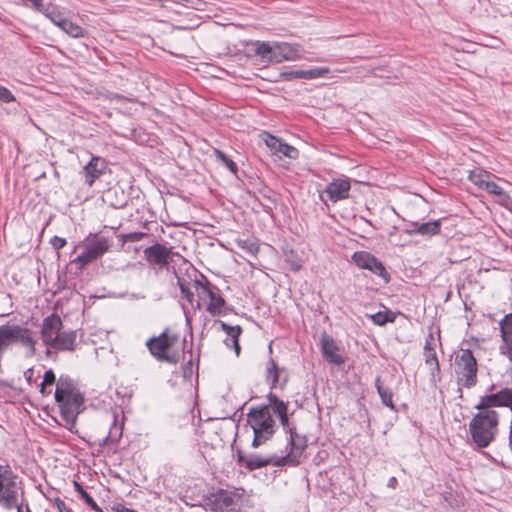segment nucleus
Returning a JSON list of instances; mask_svg holds the SVG:
<instances>
[{
    "mask_svg": "<svg viewBox=\"0 0 512 512\" xmlns=\"http://www.w3.org/2000/svg\"><path fill=\"white\" fill-rule=\"evenodd\" d=\"M494 385L489 388L491 393L481 396L475 408L478 412L469 423V432L473 442L479 448H486L498 434L501 410L512 406V389L503 388L492 392Z\"/></svg>",
    "mask_w": 512,
    "mask_h": 512,
    "instance_id": "obj_1",
    "label": "nucleus"
},
{
    "mask_svg": "<svg viewBox=\"0 0 512 512\" xmlns=\"http://www.w3.org/2000/svg\"><path fill=\"white\" fill-rule=\"evenodd\" d=\"M270 401L272 406L253 408L247 414V422L254 433L252 446L255 448L264 444L273 436L276 427L273 413L279 417L282 425L285 426L288 423L286 404L276 399V397H271Z\"/></svg>",
    "mask_w": 512,
    "mask_h": 512,
    "instance_id": "obj_2",
    "label": "nucleus"
},
{
    "mask_svg": "<svg viewBox=\"0 0 512 512\" xmlns=\"http://www.w3.org/2000/svg\"><path fill=\"white\" fill-rule=\"evenodd\" d=\"M55 400L65 426L71 430L76 423L77 416L84 409L83 394L70 377L60 376L56 385Z\"/></svg>",
    "mask_w": 512,
    "mask_h": 512,
    "instance_id": "obj_3",
    "label": "nucleus"
},
{
    "mask_svg": "<svg viewBox=\"0 0 512 512\" xmlns=\"http://www.w3.org/2000/svg\"><path fill=\"white\" fill-rule=\"evenodd\" d=\"M41 340L47 347L46 355L54 351H74L77 333L74 330H63V323L57 314L46 317L41 325Z\"/></svg>",
    "mask_w": 512,
    "mask_h": 512,
    "instance_id": "obj_4",
    "label": "nucleus"
},
{
    "mask_svg": "<svg viewBox=\"0 0 512 512\" xmlns=\"http://www.w3.org/2000/svg\"><path fill=\"white\" fill-rule=\"evenodd\" d=\"M150 353L161 362L176 364L180 358L179 337L169 329L146 342Z\"/></svg>",
    "mask_w": 512,
    "mask_h": 512,
    "instance_id": "obj_5",
    "label": "nucleus"
},
{
    "mask_svg": "<svg viewBox=\"0 0 512 512\" xmlns=\"http://www.w3.org/2000/svg\"><path fill=\"white\" fill-rule=\"evenodd\" d=\"M256 54L266 62L281 63L295 61L301 57L300 45L285 42H262L257 44Z\"/></svg>",
    "mask_w": 512,
    "mask_h": 512,
    "instance_id": "obj_6",
    "label": "nucleus"
},
{
    "mask_svg": "<svg viewBox=\"0 0 512 512\" xmlns=\"http://www.w3.org/2000/svg\"><path fill=\"white\" fill-rule=\"evenodd\" d=\"M109 247L110 242L106 237L90 233L77 245L76 249H81L82 252L73 260V263L83 268L102 257Z\"/></svg>",
    "mask_w": 512,
    "mask_h": 512,
    "instance_id": "obj_7",
    "label": "nucleus"
},
{
    "mask_svg": "<svg viewBox=\"0 0 512 512\" xmlns=\"http://www.w3.org/2000/svg\"><path fill=\"white\" fill-rule=\"evenodd\" d=\"M20 485L8 466L0 465V506L20 512Z\"/></svg>",
    "mask_w": 512,
    "mask_h": 512,
    "instance_id": "obj_8",
    "label": "nucleus"
},
{
    "mask_svg": "<svg viewBox=\"0 0 512 512\" xmlns=\"http://www.w3.org/2000/svg\"><path fill=\"white\" fill-rule=\"evenodd\" d=\"M478 365L470 349L462 350L455 358V374L457 383L465 388H472L477 384Z\"/></svg>",
    "mask_w": 512,
    "mask_h": 512,
    "instance_id": "obj_9",
    "label": "nucleus"
},
{
    "mask_svg": "<svg viewBox=\"0 0 512 512\" xmlns=\"http://www.w3.org/2000/svg\"><path fill=\"white\" fill-rule=\"evenodd\" d=\"M354 263L361 269H366L381 277L385 283L390 280L383 263L369 252H354Z\"/></svg>",
    "mask_w": 512,
    "mask_h": 512,
    "instance_id": "obj_10",
    "label": "nucleus"
},
{
    "mask_svg": "<svg viewBox=\"0 0 512 512\" xmlns=\"http://www.w3.org/2000/svg\"><path fill=\"white\" fill-rule=\"evenodd\" d=\"M241 502V496L229 490H220L212 495L211 509L214 512H233Z\"/></svg>",
    "mask_w": 512,
    "mask_h": 512,
    "instance_id": "obj_11",
    "label": "nucleus"
},
{
    "mask_svg": "<svg viewBox=\"0 0 512 512\" xmlns=\"http://www.w3.org/2000/svg\"><path fill=\"white\" fill-rule=\"evenodd\" d=\"M197 294L199 299L206 304V309L212 315H222L225 308V300L208 286L197 283Z\"/></svg>",
    "mask_w": 512,
    "mask_h": 512,
    "instance_id": "obj_12",
    "label": "nucleus"
},
{
    "mask_svg": "<svg viewBox=\"0 0 512 512\" xmlns=\"http://www.w3.org/2000/svg\"><path fill=\"white\" fill-rule=\"evenodd\" d=\"M241 462L250 470L259 469L265 467L271 463L280 466L284 465L288 462L295 463L294 460L291 459L290 455L285 457H276V456H261L258 454H250L248 456H241Z\"/></svg>",
    "mask_w": 512,
    "mask_h": 512,
    "instance_id": "obj_13",
    "label": "nucleus"
},
{
    "mask_svg": "<svg viewBox=\"0 0 512 512\" xmlns=\"http://www.w3.org/2000/svg\"><path fill=\"white\" fill-rule=\"evenodd\" d=\"M146 260L153 265L165 266L169 263L173 252L171 248H167L161 244H155L144 250Z\"/></svg>",
    "mask_w": 512,
    "mask_h": 512,
    "instance_id": "obj_14",
    "label": "nucleus"
},
{
    "mask_svg": "<svg viewBox=\"0 0 512 512\" xmlns=\"http://www.w3.org/2000/svg\"><path fill=\"white\" fill-rule=\"evenodd\" d=\"M500 332L502 338V344L499 347L500 353L512 362V313L501 320Z\"/></svg>",
    "mask_w": 512,
    "mask_h": 512,
    "instance_id": "obj_15",
    "label": "nucleus"
},
{
    "mask_svg": "<svg viewBox=\"0 0 512 512\" xmlns=\"http://www.w3.org/2000/svg\"><path fill=\"white\" fill-rule=\"evenodd\" d=\"M105 169V161L98 156H93L89 163L84 167L85 182L89 186H92L95 180L104 173Z\"/></svg>",
    "mask_w": 512,
    "mask_h": 512,
    "instance_id": "obj_16",
    "label": "nucleus"
},
{
    "mask_svg": "<svg viewBox=\"0 0 512 512\" xmlns=\"http://www.w3.org/2000/svg\"><path fill=\"white\" fill-rule=\"evenodd\" d=\"M350 182L348 180H334L326 187V193L329 199L336 202L347 198L350 191Z\"/></svg>",
    "mask_w": 512,
    "mask_h": 512,
    "instance_id": "obj_17",
    "label": "nucleus"
},
{
    "mask_svg": "<svg viewBox=\"0 0 512 512\" xmlns=\"http://www.w3.org/2000/svg\"><path fill=\"white\" fill-rule=\"evenodd\" d=\"M321 348L325 358L331 363L341 364L343 362L342 356L338 353L339 348L327 334L321 336Z\"/></svg>",
    "mask_w": 512,
    "mask_h": 512,
    "instance_id": "obj_18",
    "label": "nucleus"
},
{
    "mask_svg": "<svg viewBox=\"0 0 512 512\" xmlns=\"http://www.w3.org/2000/svg\"><path fill=\"white\" fill-rule=\"evenodd\" d=\"M327 72H328V70L323 69V68H316V69H311V70H292V71L282 72L280 74V77L285 80L312 79V78L320 77Z\"/></svg>",
    "mask_w": 512,
    "mask_h": 512,
    "instance_id": "obj_19",
    "label": "nucleus"
},
{
    "mask_svg": "<svg viewBox=\"0 0 512 512\" xmlns=\"http://www.w3.org/2000/svg\"><path fill=\"white\" fill-rule=\"evenodd\" d=\"M482 190H485L487 193L497 197L498 203L502 206L507 207L512 203L510 195L495 182V179H489Z\"/></svg>",
    "mask_w": 512,
    "mask_h": 512,
    "instance_id": "obj_20",
    "label": "nucleus"
},
{
    "mask_svg": "<svg viewBox=\"0 0 512 512\" xmlns=\"http://www.w3.org/2000/svg\"><path fill=\"white\" fill-rule=\"evenodd\" d=\"M222 330L227 334V339L225 340V343L227 346L232 345L235 353L237 356L240 354V345L238 342V338L242 332V329L240 326H230L226 324L225 322H220Z\"/></svg>",
    "mask_w": 512,
    "mask_h": 512,
    "instance_id": "obj_21",
    "label": "nucleus"
},
{
    "mask_svg": "<svg viewBox=\"0 0 512 512\" xmlns=\"http://www.w3.org/2000/svg\"><path fill=\"white\" fill-rule=\"evenodd\" d=\"M496 178L497 177L495 175L481 168L471 170L468 175V179L479 189H483L486 186L489 179Z\"/></svg>",
    "mask_w": 512,
    "mask_h": 512,
    "instance_id": "obj_22",
    "label": "nucleus"
},
{
    "mask_svg": "<svg viewBox=\"0 0 512 512\" xmlns=\"http://www.w3.org/2000/svg\"><path fill=\"white\" fill-rule=\"evenodd\" d=\"M260 137L270 149L271 153L281 159L282 146L284 145V142L267 132H263Z\"/></svg>",
    "mask_w": 512,
    "mask_h": 512,
    "instance_id": "obj_23",
    "label": "nucleus"
},
{
    "mask_svg": "<svg viewBox=\"0 0 512 512\" xmlns=\"http://www.w3.org/2000/svg\"><path fill=\"white\" fill-rule=\"evenodd\" d=\"M425 363L429 366L430 374L433 382L440 379V366L435 350L424 352Z\"/></svg>",
    "mask_w": 512,
    "mask_h": 512,
    "instance_id": "obj_24",
    "label": "nucleus"
},
{
    "mask_svg": "<svg viewBox=\"0 0 512 512\" xmlns=\"http://www.w3.org/2000/svg\"><path fill=\"white\" fill-rule=\"evenodd\" d=\"M440 228H441V221L436 220V221H431V222H426V223H421V224H415L414 231L420 235L432 236V235L438 234L440 232Z\"/></svg>",
    "mask_w": 512,
    "mask_h": 512,
    "instance_id": "obj_25",
    "label": "nucleus"
},
{
    "mask_svg": "<svg viewBox=\"0 0 512 512\" xmlns=\"http://www.w3.org/2000/svg\"><path fill=\"white\" fill-rule=\"evenodd\" d=\"M284 371V369L279 368L273 359H270L266 365V377L267 380L272 384V386H276L280 382V375Z\"/></svg>",
    "mask_w": 512,
    "mask_h": 512,
    "instance_id": "obj_26",
    "label": "nucleus"
},
{
    "mask_svg": "<svg viewBox=\"0 0 512 512\" xmlns=\"http://www.w3.org/2000/svg\"><path fill=\"white\" fill-rule=\"evenodd\" d=\"M60 29L74 38L84 37L85 35L83 28L69 19H65Z\"/></svg>",
    "mask_w": 512,
    "mask_h": 512,
    "instance_id": "obj_27",
    "label": "nucleus"
},
{
    "mask_svg": "<svg viewBox=\"0 0 512 512\" xmlns=\"http://www.w3.org/2000/svg\"><path fill=\"white\" fill-rule=\"evenodd\" d=\"M377 390H378V393L382 400V403L393 410L394 409V404H393V400H392L393 393L389 388L384 387L382 384H380L379 379H377Z\"/></svg>",
    "mask_w": 512,
    "mask_h": 512,
    "instance_id": "obj_28",
    "label": "nucleus"
},
{
    "mask_svg": "<svg viewBox=\"0 0 512 512\" xmlns=\"http://www.w3.org/2000/svg\"><path fill=\"white\" fill-rule=\"evenodd\" d=\"M395 318L396 314L389 310L380 311L371 315V319L373 320V322L378 325H384L388 322H394Z\"/></svg>",
    "mask_w": 512,
    "mask_h": 512,
    "instance_id": "obj_29",
    "label": "nucleus"
},
{
    "mask_svg": "<svg viewBox=\"0 0 512 512\" xmlns=\"http://www.w3.org/2000/svg\"><path fill=\"white\" fill-rule=\"evenodd\" d=\"M74 487L76 491L81 495V497L85 500V502L96 512H102L101 508L98 504L93 500V498L83 489V487L78 483L74 482Z\"/></svg>",
    "mask_w": 512,
    "mask_h": 512,
    "instance_id": "obj_30",
    "label": "nucleus"
},
{
    "mask_svg": "<svg viewBox=\"0 0 512 512\" xmlns=\"http://www.w3.org/2000/svg\"><path fill=\"white\" fill-rule=\"evenodd\" d=\"M11 307L12 301L10 295L0 292V316L8 315Z\"/></svg>",
    "mask_w": 512,
    "mask_h": 512,
    "instance_id": "obj_31",
    "label": "nucleus"
},
{
    "mask_svg": "<svg viewBox=\"0 0 512 512\" xmlns=\"http://www.w3.org/2000/svg\"><path fill=\"white\" fill-rule=\"evenodd\" d=\"M217 158L232 172H237V165L234 161L229 159L223 152L220 150L215 151Z\"/></svg>",
    "mask_w": 512,
    "mask_h": 512,
    "instance_id": "obj_32",
    "label": "nucleus"
},
{
    "mask_svg": "<svg viewBox=\"0 0 512 512\" xmlns=\"http://www.w3.org/2000/svg\"><path fill=\"white\" fill-rule=\"evenodd\" d=\"M55 380H56V376H55L54 372L51 369L47 370L44 374L43 381L40 385V392L42 394H45L46 386L53 385L55 383Z\"/></svg>",
    "mask_w": 512,
    "mask_h": 512,
    "instance_id": "obj_33",
    "label": "nucleus"
},
{
    "mask_svg": "<svg viewBox=\"0 0 512 512\" xmlns=\"http://www.w3.org/2000/svg\"><path fill=\"white\" fill-rule=\"evenodd\" d=\"M286 262L294 271L300 270L303 266V260L300 257L294 255L293 252L286 255Z\"/></svg>",
    "mask_w": 512,
    "mask_h": 512,
    "instance_id": "obj_34",
    "label": "nucleus"
},
{
    "mask_svg": "<svg viewBox=\"0 0 512 512\" xmlns=\"http://www.w3.org/2000/svg\"><path fill=\"white\" fill-rule=\"evenodd\" d=\"M298 156L299 151L295 147L284 142V145L282 146L281 158L287 157L290 159H296Z\"/></svg>",
    "mask_w": 512,
    "mask_h": 512,
    "instance_id": "obj_35",
    "label": "nucleus"
},
{
    "mask_svg": "<svg viewBox=\"0 0 512 512\" xmlns=\"http://www.w3.org/2000/svg\"><path fill=\"white\" fill-rule=\"evenodd\" d=\"M43 13L45 16L51 20V22L56 25L57 27L61 28L62 23L65 21L66 18L62 17V15L58 12H45L43 10Z\"/></svg>",
    "mask_w": 512,
    "mask_h": 512,
    "instance_id": "obj_36",
    "label": "nucleus"
},
{
    "mask_svg": "<svg viewBox=\"0 0 512 512\" xmlns=\"http://www.w3.org/2000/svg\"><path fill=\"white\" fill-rule=\"evenodd\" d=\"M0 101L10 103L15 101L14 95L4 86L0 85Z\"/></svg>",
    "mask_w": 512,
    "mask_h": 512,
    "instance_id": "obj_37",
    "label": "nucleus"
},
{
    "mask_svg": "<svg viewBox=\"0 0 512 512\" xmlns=\"http://www.w3.org/2000/svg\"><path fill=\"white\" fill-rule=\"evenodd\" d=\"M50 243L54 249L59 250L66 245V239H64L62 237L54 236L51 239Z\"/></svg>",
    "mask_w": 512,
    "mask_h": 512,
    "instance_id": "obj_38",
    "label": "nucleus"
},
{
    "mask_svg": "<svg viewBox=\"0 0 512 512\" xmlns=\"http://www.w3.org/2000/svg\"><path fill=\"white\" fill-rule=\"evenodd\" d=\"M290 443L292 445V452L301 453V451L305 448V441L303 440V444H297L296 438L291 434Z\"/></svg>",
    "mask_w": 512,
    "mask_h": 512,
    "instance_id": "obj_39",
    "label": "nucleus"
},
{
    "mask_svg": "<svg viewBox=\"0 0 512 512\" xmlns=\"http://www.w3.org/2000/svg\"><path fill=\"white\" fill-rule=\"evenodd\" d=\"M178 282L183 297H185L189 302H192L193 293L187 288V286L183 282H181L180 280Z\"/></svg>",
    "mask_w": 512,
    "mask_h": 512,
    "instance_id": "obj_40",
    "label": "nucleus"
},
{
    "mask_svg": "<svg viewBox=\"0 0 512 512\" xmlns=\"http://www.w3.org/2000/svg\"><path fill=\"white\" fill-rule=\"evenodd\" d=\"M435 345V339L434 337L430 334L427 338H426V341H425V346H424V352H428V351H433L435 350L434 349V346Z\"/></svg>",
    "mask_w": 512,
    "mask_h": 512,
    "instance_id": "obj_41",
    "label": "nucleus"
},
{
    "mask_svg": "<svg viewBox=\"0 0 512 512\" xmlns=\"http://www.w3.org/2000/svg\"><path fill=\"white\" fill-rule=\"evenodd\" d=\"M55 505L57 507L58 512H72L64 503V501L60 499H56Z\"/></svg>",
    "mask_w": 512,
    "mask_h": 512,
    "instance_id": "obj_42",
    "label": "nucleus"
},
{
    "mask_svg": "<svg viewBox=\"0 0 512 512\" xmlns=\"http://www.w3.org/2000/svg\"><path fill=\"white\" fill-rule=\"evenodd\" d=\"M113 510L115 512H137V511L129 509V508L123 506V505H116V506L113 507Z\"/></svg>",
    "mask_w": 512,
    "mask_h": 512,
    "instance_id": "obj_43",
    "label": "nucleus"
},
{
    "mask_svg": "<svg viewBox=\"0 0 512 512\" xmlns=\"http://www.w3.org/2000/svg\"><path fill=\"white\" fill-rule=\"evenodd\" d=\"M397 483H398L397 479H396L395 477H391V478L388 480V484H387V486H388L389 488L395 489V488H396V486H397Z\"/></svg>",
    "mask_w": 512,
    "mask_h": 512,
    "instance_id": "obj_44",
    "label": "nucleus"
}]
</instances>
